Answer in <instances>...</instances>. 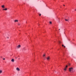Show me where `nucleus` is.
<instances>
[{
    "label": "nucleus",
    "instance_id": "obj_1",
    "mask_svg": "<svg viewBox=\"0 0 76 76\" xmlns=\"http://www.w3.org/2000/svg\"><path fill=\"white\" fill-rule=\"evenodd\" d=\"M73 67H70L69 68V71L71 73H73Z\"/></svg>",
    "mask_w": 76,
    "mask_h": 76
},
{
    "label": "nucleus",
    "instance_id": "obj_2",
    "mask_svg": "<svg viewBox=\"0 0 76 76\" xmlns=\"http://www.w3.org/2000/svg\"><path fill=\"white\" fill-rule=\"evenodd\" d=\"M20 47H21L20 45H19L17 46V47L18 48H20Z\"/></svg>",
    "mask_w": 76,
    "mask_h": 76
},
{
    "label": "nucleus",
    "instance_id": "obj_3",
    "mask_svg": "<svg viewBox=\"0 0 76 76\" xmlns=\"http://www.w3.org/2000/svg\"><path fill=\"white\" fill-rule=\"evenodd\" d=\"M47 60H50V56H48L47 58Z\"/></svg>",
    "mask_w": 76,
    "mask_h": 76
},
{
    "label": "nucleus",
    "instance_id": "obj_4",
    "mask_svg": "<svg viewBox=\"0 0 76 76\" xmlns=\"http://www.w3.org/2000/svg\"><path fill=\"white\" fill-rule=\"evenodd\" d=\"M16 70L17 71H20V69L19 68H16Z\"/></svg>",
    "mask_w": 76,
    "mask_h": 76
},
{
    "label": "nucleus",
    "instance_id": "obj_5",
    "mask_svg": "<svg viewBox=\"0 0 76 76\" xmlns=\"http://www.w3.org/2000/svg\"><path fill=\"white\" fill-rule=\"evenodd\" d=\"M1 7L2 8H5V7H4V5H2L1 6Z\"/></svg>",
    "mask_w": 76,
    "mask_h": 76
},
{
    "label": "nucleus",
    "instance_id": "obj_6",
    "mask_svg": "<svg viewBox=\"0 0 76 76\" xmlns=\"http://www.w3.org/2000/svg\"><path fill=\"white\" fill-rule=\"evenodd\" d=\"M11 61H12V62H14V61H15V60H14L13 59H12L11 60Z\"/></svg>",
    "mask_w": 76,
    "mask_h": 76
},
{
    "label": "nucleus",
    "instance_id": "obj_7",
    "mask_svg": "<svg viewBox=\"0 0 76 76\" xmlns=\"http://www.w3.org/2000/svg\"><path fill=\"white\" fill-rule=\"evenodd\" d=\"M3 71L1 70H0V74L2 73Z\"/></svg>",
    "mask_w": 76,
    "mask_h": 76
},
{
    "label": "nucleus",
    "instance_id": "obj_8",
    "mask_svg": "<svg viewBox=\"0 0 76 76\" xmlns=\"http://www.w3.org/2000/svg\"><path fill=\"white\" fill-rule=\"evenodd\" d=\"M65 21H68L69 22V19H65Z\"/></svg>",
    "mask_w": 76,
    "mask_h": 76
},
{
    "label": "nucleus",
    "instance_id": "obj_9",
    "mask_svg": "<svg viewBox=\"0 0 76 76\" xmlns=\"http://www.w3.org/2000/svg\"><path fill=\"white\" fill-rule=\"evenodd\" d=\"M61 42L60 41H59V45H60L61 44Z\"/></svg>",
    "mask_w": 76,
    "mask_h": 76
},
{
    "label": "nucleus",
    "instance_id": "obj_10",
    "mask_svg": "<svg viewBox=\"0 0 76 76\" xmlns=\"http://www.w3.org/2000/svg\"><path fill=\"white\" fill-rule=\"evenodd\" d=\"M26 50V48H24L23 49V50Z\"/></svg>",
    "mask_w": 76,
    "mask_h": 76
},
{
    "label": "nucleus",
    "instance_id": "obj_11",
    "mask_svg": "<svg viewBox=\"0 0 76 76\" xmlns=\"http://www.w3.org/2000/svg\"><path fill=\"white\" fill-rule=\"evenodd\" d=\"M67 68H65V69H64V70H65V71H66V69Z\"/></svg>",
    "mask_w": 76,
    "mask_h": 76
},
{
    "label": "nucleus",
    "instance_id": "obj_12",
    "mask_svg": "<svg viewBox=\"0 0 76 76\" xmlns=\"http://www.w3.org/2000/svg\"><path fill=\"white\" fill-rule=\"evenodd\" d=\"M4 9H5V10H7V8Z\"/></svg>",
    "mask_w": 76,
    "mask_h": 76
},
{
    "label": "nucleus",
    "instance_id": "obj_13",
    "mask_svg": "<svg viewBox=\"0 0 76 76\" xmlns=\"http://www.w3.org/2000/svg\"><path fill=\"white\" fill-rule=\"evenodd\" d=\"M68 67V66L66 65V66L65 68H67V67Z\"/></svg>",
    "mask_w": 76,
    "mask_h": 76
},
{
    "label": "nucleus",
    "instance_id": "obj_14",
    "mask_svg": "<svg viewBox=\"0 0 76 76\" xmlns=\"http://www.w3.org/2000/svg\"><path fill=\"white\" fill-rule=\"evenodd\" d=\"M18 20H15V22H18Z\"/></svg>",
    "mask_w": 76,
    "mask_h": 76
},
{
    "label": "nucleus",
    "instance_id": "obj_15",
    "mask_svg": "<svg viewBox=\"0 0 76 76\" xmlns=\"http://www.w3.org/2000/svg\"><path fill=\"white\" fill-rule=\"evenodd\" d=\"M18 25H20V23H18Z\"/></svg>",
    "mask_w": 76,
    "mask_h": 76
},
{
    "label": "nucleus",
    "instance_id": "obj_16",
    "mask_svg": "<svg viewBox=\"0 0 76 76\" xmlns=\"http://www.w3.org/2000/svg\"><path fill=\"white\" fill-rule=\"evenodd\" d=\"M43 57H45V55H43Z\"/></svg>",
    "mask_w": 76,
    "mask_h": 76
},
{
    "label": "nucleus",
    "instance_id": "obj_17",
    "mask_svg": "<svg viewBox=\"0 0 76 76\" xmlns=\"http://www.w3.org/2000/svg\"><path fill=\"white\" fill-rule=\"evenodd\" d=\"M50 24H51L52 23L51 22H50Z\"/></svg>",
    "mask_w": 76,
    "mask_h": 76
},
{
    "label": "nucleus",
    "instance_id": "obj_18",
    "mask_svg": "<svg viewBox=\"0 0 76 76\" xmlns=\"http://www.w3.org/2000/svg\"><path fill=\"white\" fill-rule=\"evenodd\" d=\"M62 47L64 46V45H62Z\"/></svg>",
    "mask_w": 76,
    "mask_h": 76
},
{
    "label": "nucleus",
    "instance_id": "obj_19",
    "mask_svg": "<svg viewBox=\"0 0 76 76\" xmlns=\"http://www.w3.org/2000/svg\"><path fill=\"white\" fill-rule=\"evenodd\" d=\"M64 48H66V46H64Z\"/></svg>",
    "mask_w": 76,
    "mask_h": 76
},
{
    "label": "nucleus",
    "instance_id": "obj_20",
    "mask_svg": "<svg viewBox=\"0 0 76 76\" xmlns=\"http://www.w3.org/2000/svg\"><path fill=\"white\" fill-rule=\"evenodd\" d=\"M3 60H5V59L4 58L3 59Z\"/></svg>",
    "mask_w": 76,
    "mask_h": 76
},
{
    "label": "nucleus",
    "instance_id": "obj_21",
    "mask_svg": "<svg viewBox=\"0 0 76 76\" xmlns=\"http://www.w3.org/2000/svg\"><path fill=\"white\" fill-rule=\"evenodd\" d=\"M68 65H69V66H70V64H68Z\"/></svg>",
    "mask_w": 76,
    "mask_h": 76
},
{
    "label": "nucleus",
    "instance_id": "obj_22",
    "mask_svg": "<svg viewBox=\"0 0 76 76\" xmlns=\"http://www.w3.org/2000/svg\"><path fill=\"white\" fill-rule=\"evenodd\" d=\"M41 14H40L39 15V16H41Z\"/></svg>",
    "mask_w": 76,
    "mask_h": 76
},
{
    "label": "nucleus",
    "instance_id": "obj_23",
    "mask_svg": "<svg viewBox=\"0 0 76 76\" xmlns=\"http://www.w3.org/2000/svg\"><path fill=\"white\" fill-rule=\"evenodd\" d=\"M3 10H5V9H3Z\"/></svg>",
    "mask_w": 76,
    "mask_h": 76
},
{
    "label": "nucleus",
    "instance_id": "obj_24",
    "mask_svg": "<svg viewBox=\"0 0 76 76\" xmlns=\"http://www.w3.org/2000/svg\"><path fill=\"white\" fill-rule=\"evenodd\" d=\"M63 6H65V5H63Z\"/></svg>",
    "mask_w": 76,
    "mask_h": 76
},
{
    "label": "nucleus",
    "instance_id": "obj_25",
    "mask_svg": "<svg viewBox=\"0 0 76 76\" xmlns=\"http://www.w3.org/2000/svg\"><path fill=\"white\" fill-rule=\"evenodd\" d=\"M7 38H8V39L9 38V37H7Z\"/></svg>",
    "mask_w": 76,
    "mask_h": 76
},
{
    "label": "nucleus",
    "instance_id": "obj_26",
    "mask_svg": "<svg viewBox=\"0 0 76 76\" xmlns=\"http://www.w3.org/2000/svg\"><path fill=\"white\" fill-rule=\"evenodd\" d=\"M59 30H60V29H59Z\"/></svg>",
    "mask_w": 76,
    "mask_h": 76
}]
</instances>
